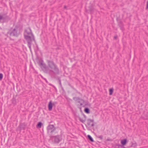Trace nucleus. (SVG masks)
<instances>
[{
  "instance_id": "nucleus-8",
  "label": "nucleus",
  "mask_w": 148,
  "mask_h": 148,
  "mask_svg": "<svg viewBox=\"0 0 148 148\" xmlns=\"http://www.w3.org/2000/svg\"><path fill=\"white\" fill-rule=\"evenodd\" d=\"M49 65L51 68H53L54 67V66L52 62H50L49 63Z\"/></svg>"
},
{
  "instance_id": "nucleus-2",
  "label": "nucleus",
  "mask_w": 148,
  "mask_h": 148,
  "mask_svg": "<svg viewBox=\"0 0 148 148\" xmlns=\"http://www.w3.org/2000/svg\"><path fill=\"white\" fill-rule=\"evenodd\" d=\"M48 129L49 132H52L55 130V128L53 125H50L48 127Z\"/></svg>"
},
{
  "instance_id": "nucleus-15",
  "label": "nucleus",
  "mask_w": 148,
  "mask_h": 148,
  "mask_svg": "<svg viewBox=\"0 0 148 148\" xmlns=\"http://www.w3.org/2000/svg\"><path fill=\"white\" fill-rule=\"evenodd\" d=\"M88 121H90L91 122H93L94 121L93 120L90 119V120H88Z\"/></svg>"
},
{
  "instance_id": "nucleus-4",
  "label": "nucleus",
  "mask_w": 148,
  "mask_h": 148,
  "mask_svg": "<svg viewBox=\"0 0 148 148\" xmlns=\"http://www.w3.org/2000/svg\"><path fill=\"white\" fill-rule=\"evenodd\" d=\"M127 142V139L126 138L123 139L121 140V144L123 145H125Z\"/></svg>"
},
{
  "instance_id": "nucleus-5",
  "label": "nucleus",
  "mask_w": 148,
  "mask_h": 148,
  "mask_svg": "<svg viewBox=\"0 0 148 148\" xmlns=\"http://www.w3.org/2000/svg\"><path fill=\"white\" fill-rule=\"evenodd\" d=\"M53 104L52 101H50L49 103L48 107L49 110L51 111L52 110Z\"/></svg>"
},
{
  "instance_id": "nucleus-9",
  "label": "nucleus",
  "mask_w": 148,
  "mask_h": 148,
  "mask_svg": "<svg viewBox=\"0 0 148 148\" xmlns=\"http://www.w3.org/2000/svg\"><path fill=\"white\" fill-rule=\"evenodd\" d=\"M88 138L89 140L92 142L93 141V140L92 138L91 137V136L89 135H88Z\"/></svg>"
},
{
  "instance_id": "nucleus-13",
  "label": "nucleus",
  "mask_w": 148,
  "mask_h": 148,
  "mask_svg": "<svg viewBox=\"0 0 148 148\" xmlns=\"http://www.w3.org/2000/svg\"><path fill=\"white\" fill-rule=\"evenodd\" d=\"M3 77V75L2 73H0V81H1Z\"/></svg>"
},
{
  "instance_id": "nucleus-3",
  "label": "nucleus",
  "mask_w": 148,
  "mask_h": 148,
  "mask_svg": "<svg viewBox=\"0 0 148 148\" xmlns=\"http://www.w3.org/2000/svg\"><path fill=\"white\" fill-rule=\"evenodd\" d=\"M79 120L81 121L84 123L86 121V116L85 115H82L79 117Z\"/></svg>"
},
{
  "instance_id": "nucleus-11",
  "label": "nucleus",
  "mask_w": 148,
  "mask_h": 148,
  "mask_svg": "<svg viewBox=\"0 0 148 148\" xmlns=\"http://www.w3.org/2000/svg\"><path fill=\"white\" fill-rule=\"evenodd\" d=\"M136 143H133L132 145H131V147H136Z\"/></svg>"
},
{
  "instance_id": "nucleus-16",
  "label": "nucleus",
  "mask_w": 148,
  "mask_h": 148,
  "mask_svg": "<svg viewBox=\"0 0 148 148\" xmlns=\"http://www.w3.org/2000/svg\"><path fill=\"white\" fill-rule=\"evenodd\" d=\"M147 8H148V1L147 2Z\"/></svg>"
},
{
  "instance_id": "nucleus-12",
  "label": "nucleus",
  "mask_w": 148,
  "mask_h": 148,
  "mask_svg": "<svg viewBox=\"0 0 148 148\" xmlns=\"http://www.w3.org/2000/svg\"><path fill=\"white\" fill-rule=\"evenodd\" d=\"M59 139L58 138H56L55 139V141L56 143H58L60 140H59Z\"/></svg>"
},
{
  "instance_id": "nucleus-14",
  "label": "nucleus",
  "mask_w": 148,
  "mask_h": 148,
  "mask_svg": "<svg viewBox=\"0 0 148 148\" xmlns=\"http://www.w3.org/2000/svg\"><path fill=\"white\" fill-rule=\"evenodd\" d=\"M3 16L1 15H0V22L3 19Z\"/></svg>"
},
{
  "instance_id": "nucleus-7",
  "label": "nucleus",
  "mask_w": 148,
  "mask_h": 148,
  "mask_svg": "<svg viewBox=\"0 0 148 148\" xmlns=\"http://www.w3.org/2000/svg\"><path fill=\"white\" fill-rule=\"evenodd\" d=\"M42 125V124L40 122H39L37 125V127L38 128H40L41 127V126Z\"/></svg>"
},
{
  "instance_id": "nucleus-6",
  "label": "nucleus",
  "mask_w": 148,
  "mask_h": 148,
  "mask_svg": "<svg viewBox=\"0 0 148 148\" xmlns=\"http://www.w3.org/2000/svg\"><path fill=\"white\" fill-rule=\"evenodd\" d=\"M109 94L110 95H112L113 93L114 89L113 88H111L109 89Z\"/></svg>"
},
{
  "instance_id": "nucleus-1",
  "label": "nucleus",
  "mask_w": 148,
  "mask_h": 148,
  "mask_svg": "<svg viewBox=\"0 0 148 148\" xmlns=\"http://www.w3.org/2000/svg\"><path fill=\"white\" fill-rule=\"evenodd\" d=\"M24 37L28 43H30L33 39L34 36L30 29H27L25 30L24 33Z\"/></svg>"
},
{
  "instance_id": "nucleus-10",
  "label": "nucleus",
  "mask_w": 148,
  "mask_h": 148,
  "mask_svg": "<svg viewBox=\"0 0 148 148\" xmlns=\"http://www.w3.org/2000/svg\"><path fill=\"white\" fill-rule=\"evenodd\" d=\"M84 112L88 114L89 113V110L88 108H86L84 110Z\"/></svg>"
}]
</instances>
